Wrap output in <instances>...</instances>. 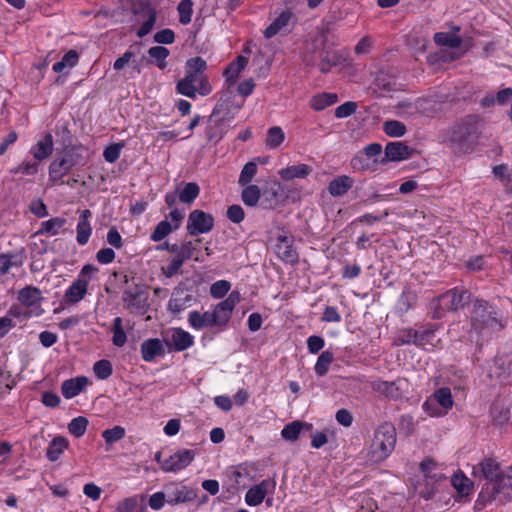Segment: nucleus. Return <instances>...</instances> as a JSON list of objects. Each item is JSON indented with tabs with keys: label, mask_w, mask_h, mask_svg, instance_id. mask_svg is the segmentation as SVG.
I'll return each mask as SVG.
<instances>
[{
	"label": "nucleus",
	"mask_w": 512,
	"mask_h": 512,
	"mask_svg": "<svg viewBox=\"0 0 512 512\" xmlns=\"http://www.w3.org/2000/svg\"><path fill=\"white\" fill-rule=\"evenodd\" d=\"M473 475L486 482L478 495L477 505H486L489 502L499 499L506 500V487L504 484L505 472L501 471L500 464L493 458H484L473 468Z\"/></svg>",
	"instance_id": "nucleus-1"
},
{
	"label": "nucleus",
	"mask_w": 512,
	"mask_h": 512,
	"mask_svg": "<svg viewBox=\"0 0 512 512\" xmlns=\"http://www.w3.org/2000/svg\"><path fill=\"white\" fill-rule=\"evenodd\" d=\"M471 329L486 336L503 329L502 314L497 307L482 299H475L470 313Z\"/></svg>",
	"instance_id": "nucleus-2"
},
{
	"label": "nucleus",
	"mask_w": 512,
	"mask_h": 512,
	"mask_svg": "<svg viewBox=\"0 0 512 512\" xmlns=\"http://www.w3.org/2000/svg\"><path fill=\"white\" fill-rule=\"evenodd\" d=\"M483 121L475 115L454 126L448 138V145L455 154L461 155L471 152L479 138Z\"/></svg>",
	"instance_id": "nucleus-3"
},
{
	"label": "nucleus",
	"mask_w": 512,
	"mask_h": 512,
	"mask_svg": "<svg viewBox=\"0 0 512 512\" xmlns=\"http://www.w3.org/2000/svg\"><path fill=\"white\" fill-rule=\"evenodd\" d=\"M87 150L82 146L66 145L63 151L49 166V176L58 180L73 167L84 166L87 162Z\"/></svg>",
	"instance_id": "nucleus-4"
},
{
	"label": "nucleus",
	"mask_w": 512,
	"mask_h": 512,
	"mask_svg": "<svg viewBox=\"0 0 512 512\" xmlns=\"http://www.w3.org/2000/svg\"><path fill=\"white\" fill-rule=\"evenodd\" d=\"M396 444V429L392 423L385 422L375 431L372 442L373 459L382 461L394 450Z\"/></svg>",
	"instance_id": "nucleus-5"
},
{
	"label": "nucleus",
	"mask_w": 512,
	"mask_h": 512,
	"mask_svg": "<svg viewBox=\"0 0 512 512\" xmlns=\"http://www.w3.org/2000/svg\"><path fill=\"white\" fill-rule=\"evenodd\" d=\"M177 92L194 99L196 94L206 96L211 93L212 87L205 74L187 72L185 77L177 82Z\"/></svg>",
	"instance_id": "nucleus-6"
},
{
	"label": "nucleus",
	"mask_w": 512,
	"mask_h": 512,
	"mask_svg": "<svg viewBox=\"0 0 512 512\" xmlns=\"http://www.w3.org/2000/svg\"><path fill=\"white\" fill-rule=\"evenodd\" d=\"M214 227V218L211 214L195 209L190 212L187 221V233L191 236L210 232Z\"/></svg>",
	"instance_id": "nucleus-7"
},
{
	"label": "nucleus",
	"mask_w": 512,
	"mask_h": 512,
	"mask_svg": "<svg viewBox=\"0 0 512 512\" xmlns=\"http://www.w3.org/2000/svg\"><path fill=\"white\" fill-rule=\"evenodd\" d=\"M196 457V451L192 449H180L164 460L162 471L178 472L191 464Z\"/></svg>",
	"instance_id": "nucleus-8"
},
{
	"label": "nucleus",
	"mask_w": 512,
	"mask_h": 512,
	"mask_svg": "<svg viewBox=\"0 0 512 512\" xmlns=\"http://www.w3.org/2000/svg\"><path fill=\"white\" fill-rule=\"evenodd\" d=\"M239 301L240 293L233 291L225 300L221 301L215 306L212 314L216 320V327H222L228 323L231 318L232 311L239 303Z\"/></svg>",
	"instance_id": "nucleus-9"
},
{
	"label": "nucleus",
	"mask_w": 512,
	"mask_h": 512,
	"mask_svg": "<svg viewBox=\"0 0 512 512\" xmlns=\"http://www.w3.org/2000/svg\"><path fill=\"white\" fill-rule=\"evenodd\" d=\"M149 294L146 289L135 285L133 288H127L123 291L122 301L128 308H134L142 313L146 312L149 307Z\"/></svg>",
	"instance_id": "nucleus-10"
},
{
	"label": "nucleus",
	"mask_w": 512,
	"mask_h": 512,
	"mask_svg": "<svg viewBox=\"0 0 512 512\" xmlns=\"http://www.w3.org/2000/svg\"><path fill=\"white\" fill-rule=\"evenodd\" d=\"M471 293L466 290H449L439 297L440 306L450 311H457L470 303Z\"/></svg>",
	"instance_id": "nucleus-11"
},
{
	"label": "nucleus",
	"mask_w": 512,
	"mask_h": 512,
	"mask_svg": "<svg viewBox=\"0 0 512 512\" xmlns=\"http://www.w3.org/2000/svg\"><path fill=\"white\" fill-rule=\"evenodd\" d=\"M413 151L414 150L404 142H389L385 147V157L381 160V163H385L387 161L399 162L409 159L412 156Z\"/></svg>",
	"instance_id": "nucleus-12"
},
{
	"label": "nucleus",
	"mask_w": 512,
	"mask_h": 512,
	"mask_svg": "<svg viewBox=\"0 0 512 512\" xmlns=\"http://www.w3.org/2000/svg\"><path fill=\"white\" fill-rule=\"evenodd\" d=\"M194 302L195 297L192 294L185 292L183 289H175L168 302V309L177 314L191 307Z\"/></svg>",
	"instance_id": "nucleus-13"
},
{
	"label": "nucleus",
	"mask_w": 512,
	"mask_h": 512,
	"mask_svg": "<svg viewBox=\"0 0 512 512\" xmlns=\"http://www.w3.org/2000/svg\"><path fill=\"white\" fill-rule=\"evenodd\" d=\"M168 346L173 347L175 351H183L191 347L194 343L193 336L181 328L172 330L171 335L165 339Z\"/></svg>",
	"instance_id": "nucleus-14"
},
{
	"label": "nucleus",
	"mask_w": 512,
	"mask_h": 512,
	"mask_svg": "<svg viewBox=\"0 0 512 512\" xmlns=\"http://www.w3.org/2000/svg\"><path fill=\"white\" fill-rule=\"evenodd\" d=\"M88 384V378L79 376L63 381L61 384L62 395L66 399H71L80 394Z\"/></svg>",
	"instance_id": "nucleus-15"
},
{
	"label": "nucleus",
	"mask_w": 512,
	"mask_h": 512,
	"mask_svg": "<svg viewBox=\"0 0 512 512\" xmlns=\"http://www.w3.org/2000/svg\"><path fill=\"white\" fill-rule=\"evenodd\" d=\"M89 280L76 279L66 290L64 300L66 303L76 304L81 301L87 293Z\"/></svg>",
	"instance_id": "nucleus-16"
},
{
	"label": "nucleus",
	"mask_w": 512,
	"mask_h": 512,
	"mask_svg": "<svg viewBox=\"0 0 512 512\" xmlns=\"http://www.w3.org/2000/svg\"><path fill=\"white\" fill-rule=\"evenodd\" d=\"M188 322L190 326L196 330L216 326V320L212 311H206L204 313H200L196 310L191 311L189 313Z\"/></svg>",
	"instance_id": "nucleus-17"
},
{
	"label": "nucleus",
	"mask_w": 512,
	"mask_h": 512,
	"mask_svg": "<svg viewBox=\"0 0 512 512\" xmlns=\"http://www.w3.org/2000/svg\"><path fill=\"white\" fill-rule=\"evenodd\" d=\"M165 350L162 342L158 338L145 340L141 344L142 358L146 362L153 361L157 356L164 355Z\"/></svg>",
	"instance_id": "nucleus-18"
},
{
	"label": "nucleus",
	"mask_w": 512,
	"mask_h": 512,
	"mask_svg": "<svg viewBox=\"0 0 512 512\" xmlns=\"http://www.w3.org/2000/svg\"><path fill=\"white\" fill-rule=\"evenodd\" d=\"M354 180L348 175H341L332 179L328 185L329 193L334 197L346 194L353 186Z\"/></svg>",
	"instance_id": "nucleus-19"
},
{
	"label": "nucleus",
	"mask_w": 512,
	"mask_h": 512,
	"mask_svg": "<svg viewBox=\"0 0 512 512\" xmlns=\"http://www.w3.org/2000/svg\"><path fill=\"white\" fill-rule=\"evenodd\" d=\"M293 14L290 11H283L273 22L265 29L264 36L269 39L278 33L285 31L292 19Z\"/></svg>",
	"instance_id": "nucleus-20"
},
{
	"label": "nucleus",
	"mask_w": 512,
	"mask_h": 512,
	"mask_svg": "<svg viewBox=\"0 0 512 512\" xmlns=\"http://www.w3.org/2000/svg\"><path fill=\"white\" fill-rule=\"evenodd\" d=\"M312 172V168L307 164H298L288 166L279 170L278 174L284 181H290L295 178L304 179Z\"/></svg>",
	"instance_id": "nucleus-21"
},
{
	"label": "nucleus",
	"mask_w": 512,
	"mask_h": 512,
	"mask_svg": "<svg viewBox=\"0 0 512 512\" xmlns=\"http://www.w3.org/2000/svg\"><path fill=\"white\" fill-rule=\"evenodd\" d=\"M418 300L416 291L411 287H405L402 291L396 305V310L399 314L403 315L410 309L414 308Z\"/></svg>",
	"instance_id": "nucleus-22"
},
{
	"label": "nucleus",
	"mask_w": 512,
	"mask_h": 512,
	"mask_svg": "<svg viewBox=\"0 0 512 512\" xmlns=\"http://www.w3.org/2000/svg\"><path fill=\"white\" fill-rule=\"evenodd\" d=\"M403 382L404 380L400 379L393 382L381 381L376 383L374 388L386 397L396 400L402 397L401 385Z\"/></svg>",
	"instance_id": "nucleus-23"
},
{
	"label": "nucleus",
	"mask_w": 512,
	"mask_h": 512,
	"mask_svg": "<svg viewBox=\"0 0 512 512\" xmlns=\"http://www.w3.org/2000/svg\"><path fill=\"white\" fill-rule=\"evenodd\" d=\"M167 503L175 505L179 503L191 502L196 498V493L183 486L181 488H174L167 492Z\"/></svg>",
	"instance_id": "nucleus-24"
},
{
	"label": "nucleus",
	"mask_w": 512,
	"mask_h": 512,
	"mask_svg": "<svg viewBox=\"0 0 512 512\" xmlns=\"http://www.w3.org/2000/svg\"><path fill=\"white\" fill-rule=\"evenodd\" d=\"M68 447V440L65 437L57 436L49 443L46 450V457L51 461H57L64 450Z\"/></svg>",
	"instance_id": "nucleus-25"
},
{
	"label": "nucleus",
	"mask_w": 512,
	"mask_h": 512,
	"mask_svg": "<svg viewBox=\"0 0 512 512\" xmlns=\"http://www.w3.org/2000/svg\"><path fill=\"white\" fill-rule=\"evenodd\" d=\"M248 58L244 56H238L233 62H231L224 71V76L227 82L234 84L240 72L246 67Z\"/></svg>",
	"instance_id": "nucleus-26"
},
{
	"label": "nucleus",
	"mask_w": 512,
	"mask_h": 512,
	"mask_svg": "<svg viewBox=\"0 0 512 512\" xmlns=\"http://www.w3.org/2000/svg\"><path fill=\"white\" fill-rule=\"evenodd\" d=\"M41 299V291L33 286H26L18 293V300L28 307L39 304Z\"/></svg>",
	"instance_id": "nucleus-27"
},
{
	"label": "nucleus",
	"mask_w": 512,
	"mask_h": 512,
	"mask_svg": "<svg viewBox=\"0 0 512 512\" xmlns=\"http://www.w3.org/2000/svg\"><path fill=\"white\" fill-rule=\"evenodd\" d=\"M67 220L62 217H54L41 223L40 229L36 234H44L47 236H55L64 227Z\"/></svg>",
	"instance_id": "nucleus-28"
},
{
	"label": "nucleus",
	"mask_w": 512,
	"mask_h": 512,
	"mask_svg": "<svg viewBox=\"0 0 512 512\" xmlns=\"http://www.w3.org/2000/svg\"><path fill=\"white\" fill-rule=\"evenodd\" d=\"M430 398L433 399L441 408L445 409L446 414L454 404L451 390L448 387H441L437 389Z\"/></svg>",
	"instance_id": "nucleus-29"
},
{
	"label": "nucleus",
	"mask_w": 512,
	"mask_h": 512,
	"mask_svg": "<svg viewBox=\"0 0 512 512\" xmlns=\"http://www.w3.org/2000/svg\"><path fill=\"white\" fill-rule=\"evenodd\" d=\"M53 151V139L50 133L40 140L32 149V153L37 160L47 158Z\"/></svg>",
	"instance_id": "nucleus-30"
},
{
	"label": "nucleus",
	"mask_w": 512,
	"mask_h": 512,
	"mask_svg": "<svg viewBox=\"0 0 512 512\" xmlns=\"http://www.w3.org/2000/svg\"><path fill=\"white\" fill-rule=\"evenodd\" d=\"M493 424L503 428L510 419V410L503 405L494 404L490 409Z\"/></svg>",
	"instance_id": "nucleus-31"
},
{
	"label": "nucleus",
	"mask_w": 512,
	"mask_h": 512,
	"mask_svg": "<svg viewBox=\"0 0 512 512\" xmlns=\"http://www.w3.org/2000/svg\"><path fill=\"white\" fill-rule=\"evenodd\" d=\"M276 253L286 263L296 264L298 262V254L290 243L276 244Z\"/></svg>",
	"instance_id": "nucleus-32"
},
{
	"label": "nucleus",
	"mask_w": 512,
	"mask_h": 512,
	"mask_svg": "<svg viewBox=\"0 0 512 512\" xmlns=\"http://www.w3.org/2000/svg\"><path fill=\"white\" fill-rule=\"evenodd\" d=\"M434 41L440 46H447L450 48H459L462 44L461 37L447 32L435 33Z\"/></svg>",
	"instance_id": "nucleus-33"
},
{
	"label": "nucleus",
	"mask_w": 512,
	"mask_h": 512,
	"mask_svg": "<svg viewBox=\"0 0 512 512\" xmlns=\"http://www.w3.org/2000/svg\"><path fill=\"white\" fill-rule=\"evenodd\" d=\"M200 242L201 239H196L195 241H186L182 243L179 245L177 254L174 258L181 260V265H183L186 260H189L193 256V253L197 250V244Z\"/></svg>",
	"instance_id": "nucleus-34"
},
{
	"label": "nucleus",
	"mask_w": 512,
	"mask_h": 512,
	"mask_svg": "<svg viewBox=\"0 0 512 512\" xmlns=\"http://www.w3.org/2000/svg\"><path fill=\"white\" fill-rule=\"evenodd\" d=\"M337 100L338 97L335 93H323L313 97L311 101V106L314 110L321 111L327 108L328 106L336 103Z\"/></svg>",
	"instance_id": "nucleus-35"
},
{
	"label": "nucleus",
	"mask_w": 512,
	"mask_h": 512,
	"mask_svg": "<svg viewBox=\"0 0 512 512\" xmlns=\"http://www.w3.org/2000/svg\"><path fill=\"white\" fill-rule=\"evenodd\" d=\"M149 59L156 62L159 69L167 67L166 58L169 56V50L163 46H154L148 50Z\"/></svg>",
	"instance_id": "nucleus-36"
},
{
	"label": "nucleus",
	"mask_w": 512,
	"mask_h": 512,
	"mask_svg": "<svg viewBox=\"0 0 512 512\" xmlns=\"http://www.w3.org/2000/svg\"><path fill=\"white\" fill-rule=\"evenodd\" d=\"M334 360V355L330 351H324L318 357V360L315 364L314 370L315 373L322 377L325 376L328 372L329 366Z\"/></svg>",
	"instance_id": "nucleus-37"
},
{
	"label": "nucleus",
	"mask_w": 512,
	"mask_h": 512,
	"mask_svg": "<svg viewBox=\"0 0 512 512\" xmlns=\"http://www.w3.org/2000/svg\"><path fill=\"white\" fill-rule=\"evenodd\" d=\"M261 196V192L258 186L256 185H248L246 186L241 194L242 201L245 205L253 207L255 206Z\"/></svg>",
	"instance_id": "nucleus-38"
},
{
	"label": "nucleus",
	"mask_w": 512,
	"mask_h": 512,
	"mask_svg": "<svg viewBox=\"0 0 512 512\" xmlns=\"http://www.w3.org/2000/svg\"><path fill=\"white\" fill-rule=\"evenodd\" d=\"M257 174V162L255 160L249 161L244 165L241 170L240 177L238 180L239 185L246 186Z\"/></svg>",
	"instance_id": "nucleus-39"
},
{
	"label": "nucleus",
	"mask_w": 512,
	"mask_h": 512,
	"mask_svg": "<svg viewBox=\"0 0 512 512\" xmlns=\"http://www.w3.org/2000/svg\"><path fill=\"white\" fill-rule=\"evenodd\" d=\"M304 426H309L308 424H303L300 421H294L286 426L281 431V435L284 439L295 441L298 439L299 434Z\"/></svg>",
	"instance_id": "nucleus-40"
},
{
	"label": "nucleus",
	"mask_w": 512,
	"mask_h": 512,
	"mask_svg": "<svg viewBox=\"0 0 512 512\" xmlns=\"http://www.w3.org/2000/svg\"><path fill=\"white\" fill-rule=\"evenodd\" d=\"M384 132L390 137H402L406 133V126L397 120H387L383 124Z\"/></svg>",
	"instance_id": "nucleus-41"
},
{
	"label": "nucleus",
	"mask_w": 512,
	"mask_h": 512,
	"mask_svg": "<svg viewBox=\"0 0 512 512\" xmlns=\"http://www.w3.org/2000/svg\"><path fill=\"white\" fill-rule=\"evenodd\" d=\"M285 139V133L278 126L271 127L267 132L266 145L269 148H277Z\"/></svg>",
	"instance_id": "nucleus-42"
},
{
	"label": "nucleus",
	"mask_w": 512,
	"mask_h": 512,
	"mask_svg": "<svg viewBox=\"0 0 512 512\" xmlns=\"http://www.w3.org/2000/svg\"><path fill=\"white\" fill-rule=\"evenodd\" d=\"M199 191V186L196 183H187L179 194V200L182 203L190 204L198 197Z\"/></svg>",
	"instance_id": "nucleus-43"
},
{
	"label": "nucleus",
	"mask_w": 512,
	"mask_h": 512,
	"mask_svg": "<svg viewBox=\"0 0 512 512\" xmlns=\"http://www.w3.org/2000/svg\"><path fill=\"white\" fill-rule=\"evenodd\" d=\"M87 426V418L79 416L71 420V422L68 424V430L72 435L79 438L85 434Z\"/></svg>",
	"instance_id": "nucleus-44"
},
{
	"label": "nucleus",
	"mask_w": 512,
	"mask_h": 512,
	"mask_svg": "<svg viewBox=\"0 0 512 512\" xmlns=\"http://www.w3.org/2000/svg\"><path fill=\"white\" fill-rule=\"evenodd\" d=\"M192 0H181L178 4L177 10L179 12V21L183 25H187L191 22L192 19Z\"/></svg>",
	"instance_id": "nucleus-45"
},
{
	"label": "nucleus",
	"mask_w": 512,
	"mask_h": 512,
	"mask_svg": "<svg viewBox=\"0 0 512 512\" xmlns=\"http://www.w3.org/2000/svg\"><path fill=\"white\" fill-rule=\"evenodd\" d=\"M436 467H437V463L433 459H430V458L423 460L420 464V469H421L422 473L424 474V476L427 479H430L434 482H437L440 479H442L441 474L434 473V470L436 469Z\"/></svg>",
	"instance_id": "nucleus-46"
},
{
	"label": "nucleus",
	"mask_w": 512,
	"mask_h": 512,
	"mask_svg": "<svg viewBox=\"0 0 512 512\" xmlns=\"http://www.w3.org/2000/svg\"><path fill=\"white\" fill-rule=\"evenodd\" d=\"M93 371L97 378L105 380L112 375V364L110 363V361L105 359L99 360L94 364Z\"/></svg>",
	"instance_id": "nucleus-47"
},
{
	"label": "nucleus",
	"mask_w": 512,
	"mask_h": 512,
	"mask_svg": "<svg viewBox=\"0 0 512 512\" xmlns=\"http://www.w3.org/2000/svg\"><path fill=\"white\" fill-rule=\"evenodd\" d=\"M417 342V330L412 328H406L399 331L395 338L396 345L415 344Z\"/></svg>",
	"instance_id": "nucleus-48"
},
{
	"label": "nucleus",
	"mask_w": 512,
	"mask_h": 512,
	"mask_svg": "<svg viewBox=\"0 0 512 512\" xmlns=\"http://www.w3.org/2000/svg\"><path fill=\"white\" fill-rule=\"evenodd\" d=\"M274 185L277 186V188L272 187L263 193L262 205L264 208H273L278 202L280 184L275 182Z\"/></svg>",
	"instance_id": "nucleus-49"
},
{
	"label": "nucleus",
	"mask_w": 512,
	"mask_h": 512,
	"mask_svg": "<svg viewBox=\"0 0 512 512\" xmlns=\"http://www.w3.org/2000/svg\"><path fill=\"white\" fill-rule=\"evenodd\" d=\"M125 436V429L121 426H114L102 432V437L107 444H113Z\"/></svg>",
	"instance_id": "nucleus-50"
},
{
	"label": "nucleus",
	"mask_w": 512,
	"mask_h": 512,
	"mask_svg": "<svg viewBox=\"0 0 512 512\" xmlns=\"http://www.w3.org/2000/svg\"><path fill=\"white\" fill-rule=\"evenodd\" d=\"M265 496L263 495V491L260 490L259 487L253 486L251 487L245 495V501L249 506H258L260 505Z\"/></svg>",
	"instance_id": "nucleus-51"
},
{
	"label": "nucleus",
	"mask_w": 512,
	"mask_h": 512,
	"mask_svg": "<svg viewBox=\"0 0 512 512\" xmlns=\"http://www.w3.org/2000/svg\"><path fill=\"white\" fill-rule=\"evenodd\" d=\"M172 231V225L164 220L157 224L153 233L151 234V239L155 242L161 241L164 239L170 232Z\"/></svg>",
	"instance_id": "nucleus-52"
},
{
	"label": "nucleus",
	"mask_w": 512,
	"mask_h": 512,
	"mask_svg": "<svg viewBox=\"0 0 512 512\" xmlns=\"http://www.w3.org/2000/svg\"><path fill=\"white\" fill-rule=\"evenodd\" d=\"M435 337V330L432 328H425L417 330L416 346L425 348L426 345H433L432 340Z\"/></svg>",
	"instance_id": "nucleus-53"
},
{
	"label": "nucleus",
	"mask_w": 512,
	"mask_h": 512,
	"mask_svg": "<svg viewBox=\"0 0 512 512\" xmlns=\"http://www.w3.org/2000/svg\"><path fill=\"white\" fill-rule=\"evenodd\" d=\"M76 231H77V236H76L77 242L80 245L87 244L89 241L91 232H92L90 223L78 222Z\"/></svg>",
	"instance_id": "nucleus-54"
},
{
	"label": "nucleus",
	"mask_w": 512,
	"mask_h": 512,
	"mask_svg": "<svg viewBox=\"0 0 512 512\" xmlns=\"http://www.w3.org/2000/svg\"><path fill=\"white\" fill-rule=\"evenodd\" d=\"M422 408L431 417H442L446 415L445 409L441 408L430 397L423 403Z\"/></svg>",
	"instance_id": "nucleus-55"
},
{
	"label": "nucleus",
	"mask_w": 512,
	"mask_h": 512,
	"mask_svg": "<svg viewBox=\"0 0 512 512\" xmlns=\"http://www.w3.org/2000/svg\"><path fill=\"white\" fill-rule=\"evenodd\" d=\"M123 146V143H115L108 146L103 152L104 159L108 163L116 162L120 157L121 149L123 148Z\"/></svg>",
	"instance_id": "nucleus-56"
},
{
	"label": "nucleus",
	"mask_w": 512,
	"mask_h": 512,
	"mask_svg": "<svg viewBox=\"0 0 512 512\" xmlns=\"http://www.w3.org/2000/svg\"><path fill=\"white\" fill-rule=\"evenodd\" d=\"M230 290V283L226 280H219L212 284L210 293L214 298L224 297Z\"/></svg>",
	"instance_id": "nucleus-57"
},
{
	"label": "nucleus",
	"mask_w": 512,
	"mask_h": 512,
	"mask_svg": "<svg viewBox=\"0 0 512 512\" xmlns=\"http://www.w3.org/2000/svg\"><path fill=\"white\" fill-rule=\"evenodd\" d=\"M186 65L189 68L188 72L196 74H205L204 71L207 68L206 61L201 57L190 58L189 60H187Z\"/></svg>",
	"instance_id": "nucleus-58"
},
{
	"label": "nucleus",
	"mask_w": 512,
	"mask_h": 512,
	"mask_svg": "<svg viewBox=\"0 0 512 512\" xmlns=\"http://www.w3.org/2000/svg\"><path fill=\"white\" fill-rule=\"evenodd\" d=\"M357 103L348 101L335 109V116L337 118H346L356 112Z\"/></svg>",
	"instance_id": "nucleus-59"
},
{
	"label": "nucleus",
	"mask_w": 512,
	"mask_h": 512,
	"mask_svg": "<svg viewBox=\"0 0 512 512\" xmlns=\"http://www.w3.org/2000/svg\"><path fill=\"white\" fill-rule=\"evenodd\" d=\"M423 102L424 100L420 98H418L413 103L409 101H401L397 104V108L402 109L403 112L412 115L420 111Z\"/></svg>",
	"instance_id": "nucleus-60"
},
{
	"label": "nucleus",
	"mask_w": 512,
	"mask_h": 512,
	"mask_svg": "<svg viewBox=\"0 0 512 512\" xmlns=\"http://www.w3.org/2000/svg\"><path fill=\"white\" fill-rule=\"evenodd\" d=\"M118 512H142L138 501L135 498H126L121 501L117 508Z\"/></svg>",
	"instance_id": "nucleus-61"
},
{
	"label": "nucleus",
	"mask_w": 512,
	"mask_h": 512,
	"mask_svg": "<svg viewBox=\"0 0 512 512\" xmlns=\"http://www.w3.org/2000/svg\"><path fill=\"white\" fill-rule=\"evenodd\" d=\"M175 40V33L171 29H162L154 34V41L159 44H172Z\"/></svg>",
	"instance_id": "nucleus-62"
},
{
	"label": "nucleus",
	"mask_w": 512,
	"mask_h": 512,
	"mask_svg": "<svg viewBox=\"0 0 512 512\" xmlns=\"http://www.w3.org/2000/svg\"><path fill=\"white\" fill-rule=\"evenodd\" d=\"M245 217L244 210L240 205H231L227 209V218L233 223H240Z\"/></svg>",
	"instance_id": "nucleus-63"
},
{
	"label": "nucleus",
	"mask_w": 512,
	"mask_h": 512,
	"mask_svg": "<svg viewBox=\"0 0 512 512\" xmlns=\"http://www.w3.org/2000/svg\"><path fill=\"white\" fill-rule=\"evenodd\" d=\"M165 502H167V495L164 492H156L149 498V506L153 510H160Z\"/></svg>",
	"instance_id": "nucleus-64"
}]
</instances>
